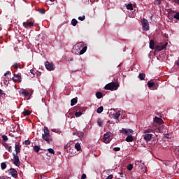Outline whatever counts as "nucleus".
Segmentation results:
<instances>
[{
    "label": "nucleus",
    "instance_id": "f8f14e48",
    "mask_svg": "<svg viewBox=\"0 0 179 179\" xmlns=\"http://www.w3.org/2000/svg\"><path fill=\"white\" fill-rule=\"evenodd\" d=\"M8 173L12 176V177H13V178H17V171H16V169L10 168L8 170Z\"/></svg>",
    "mask_w": 179,
    "mask_h": 179
},
{
    "label": "nucleus",
    "instance_id": "2f4dec72",
    "mask_svg": "<svg viewBox=\"0 0 179 179\" xmlns=\"http://www.w3.org/2000/svg\"><path fill=\"white\" fill-rule=\"evenodd\" d=\"M1 169H2V170H5V169H6V167H7L6 163L2 162V163L1 164Z\"/></svg>",
    "mask_w": 179,
    "mask_h": 179
},
{
    "label": "nucleus",
    "instance_id": "6e6552de",
    "mask_svg": "<svg viewBox=\"0 0 179 179\" xmlns=\"http://www.w3.org/2000/svg\"><path fill=\"white\" fill-rule=\"evenodd\" d=\"M13 156L14 159L13 164H15V166H17V167H19V166H20V160L19 159V155L13 153Z\"/></svg>",
    "mask_w": 179,
    "mask_h": 179
},
{
    "label": "nucleus",
    "instance_id": "09e8293b",
    "mask_svg": "<svg viewBox=\"0 0 179 179\" xmlns=\"http://www.w3.org/2000/svg\"><path fill=\"white\" fill-rule=\"evenodd\" d=\"M7 75H10V71H8L4 73V76H6Z\"/></svg>",
    "mask_w": 179,
    "mask_h": 179
},
{
    "label": "nucleus",
    "instance_id": "3c124183",
    "mask_svg": "<svg viewBox=\"0 0 179 179\" xmlns=\"http://www.w3.org/2000/svg\"><path fill=\"white\" fill-rule=\"evenodd\" d=\"M40 13H45V10H44V9L40 10Z\"/></svg>",
    "mask_w": 179,
    "mask_h": 179
},
{
    "label": "nucleus",
    "instance_id": "de8ad7c7",
    "mask_svg": "<svg viewBox=\"0 0 179 179\" xmlns=\"http://www.w3.org/2000/svg\"><path fill=\"white\" fill-rule=\"evenodd\" d=\"M8 150L10 153H12V146H8Z\"/></svg>",
    "mask_w": 179,
    "mask_h": 179
},
{
    "label": "nucleus",
    "instance_id": "473e14b6",
    "mask_svg": "<svg viewBox=\"0 0 179 179\" xmlns=\"http://www.w3.org/2000/svg\"><path fill=\"white\" fill-rule=\"evenodd\" d=\"M19 64L18 63H14L13 64V68L15 69H16L17 71V69H19Z\"/></svg>",
    "mask_w": 179,
    "mask_h": 179
},
{
    "label": "nucleus",
    "instance_id": "4d7b16f0",
    "mask_svg": "<svg viewBox=\"0 0 179 179\" xmlns=\"http://www.w3.org/2000/svg\"><path fill=\"white\" fill-rule=\"evenodd\" d=\"M38 179H45V178H43V176H40V178H38Z\"/></svg>",
    "mask_w": 179,
    "mask_h": 179
},
{
    "label": "nucleus",
    "instance_id": "f257e3e1",
    "mask_svg": "<svg viewBox=\"0 0 179 179\" xmlns=\"http://www.w3.org/2000/svg\"><path fill=\"white\" fill-rule=\"evenodd\" d=\"M80 47H82V44L80 43H77L75 45V50H76V51L75 52V54H77V55H83V54L85 53L86 51L87 50V46H84L82 50H80Z\"/></svg>",
    "mask_w": 179,
    "mask_h": 179
},
{
    "label": "nucleus",
    "instance_id": "20e7f679",
    "mask_svg": "<svg viewBox=\"0 0 179 179\" xmlns=\"http://www.w3.org/2000/svg\"><path fill=\"white\" fill-rule=\"evenodd\" d=\"M113 140V134L111 133H106L103 135V142L104 143H110Z\"/></svg>",
    "mask_w": 179,
    "mask_h": 179
},
{
    "label": "nucleus",
    "instance_id": "5701e85b",
    "mask_svg": "<svg viewBox=\"0 0 179 179\" xmlns=\"http://www.w3.org/2000/svg\"><path fill=\"white\" fill-rule=\"evenodd\" d=\"M121 115V113H120V111L118 112H116L115 114H114V119L115 120H118V118H120V116Z\"/></svg>",
    "mask_w": 179,
    "mask_h": 179
},
{
    "label": "nucleus",
    "instance_id": "bb28decb",
    "mask_svg": "<svg viewBox=\"0 0 179 179\" xmlns=\"http://www.w3.org/2000/svg\"><path fill=\"white\" fill-rule=\"evenodd\" d=\"M34 152H36V153H38V152H40V146L35 145L34 147Z\"/></svg>",
    "mask_w": 179,
    "mask_h": 179
},
{
    "label": "nucleus",
    "instance_id": "4468645a",
    "mask_svg": "<svg viewBox=\"0 0 179 179\" xmlns=\"http://www.w3.org/2000/svg\"><path fill=\"white\" fill-rule=\"evenodd\" d=\"M143 139H145V141H146V142H149L150 141H152V134L144 135Z\"/></svg>",
    "mask_w": 179,
    "mask_h": 179
},
{
    "label": "nucleus",
    "instance_id": "39448f33",
    "mask_svg": "<svg viewBox=\"0 0 179 179\" xmlns=\"http://www.w3.org/2000/svg\"><path fill=\"white\" fill-rule=\"evenodd\" d=\"M141 24L143 27V30H144V31H148L149 30V21H148V20L143 18V20H141Z\"/></svg>",
    "mask_w": 179,
    "mask_h": 179
},
{
    "label": "nucleus",
    "instance_id": "aec40b11",
    "mask_svg": "<svg viewBox=\"0 0 179 179\" xmlns=\"http://www.w3.org/2000/svg\"><path fill=\"white\" fill-rule=\"evenodd\" d=\"M78 103V98H73L71 100V106H75V104H76Z\"/></svg>",
    "mask_w": 179,
    "mask_h": 179
},
{
    "label": "nucleus",
    "instance_id": "dca6fc26",
    "mask_svg": "<svg viewBox=\"0 0 179 179\" xmlns=\"http://www.w3.org/2000/svg\"><path fill=\"white\" fill-rule=\"evenodd\" d=\"M125 141L126 142H134V136H132V134H129Z\"/></svg>",
    "mask_w": 179,
    "mask_h": 179
},
{
    "label": "nucleus",
    "instance_id": "393cba45",
    "mask_svg": "<svg viewBox=\"0 0 179 179\" xmlns=\"http://www.w3.org/2000/svg\"><path fill=\"white\" fill-rule=\"evenodd\" d=\"M103 110H104V108L103 106H100L97 108L96 112L98 113V114H101Z\"/></svg>",
    "mask_w": 179,
    "mask_h": 179
},
{
    "label": "nucleus",
    "instance_id": "c9c22d12",
    "mask_svg": "<svg viewBox=\"0 0 179 179\" xmlns=\"http://www.w3.org/2000/svg\"><path fill=\"white\" fill-rule=\"evenodd\" d=\"M77 135L79 138H83V136H85V133L83 132H79V133H77Z\"/></svg>",
    "mask_w": 179,
    "mask_h": 179
},
{
    "label": "nucleus",
    "instance_id": "a19ab883",
    "mask_svg": "<svg viewBox=\"0 0 179 179\" xmlns=\"http://www.w3.org/2000/svg\"><path fill=\"white\" fill-rule=\"evenodd\" d=\"M78 19L81 20V22H83L86 19V17L85 15H83L82 17H78Z\"/></svg>",
    "mask_w": 179,
    "mask_h": 179
},
{
    "label": "nucleus",
    "instance_id": "0eeeda50",
    "mask_svg": "<svg viewBox=\"0 0 179 179\" xmlns=\"http://www.w3.org/2000/svg\"><path fill=\"white\" fill-rule=\"evenodd\" d=\"M169 43L166 42L164 45L160 44V45H155V51H163Z\"/></svg>",
    "mask_w": 179,
    "mask_h": 179
},
{
    "label": "nucleus",
    "instance_id": "a211bd4d",
    "mask_svg": "<svg viewBox=\"0 0 179 179\" xmlns=\"http://www.w3.org/2000/svg\"><path fill=\"white\" fill-rule=\"evenodd\" d=\"M138 78V79H140V80H145V78H146V75L143 73H140Z\"/></svg>",
    "mask_w": 179,
    "mask_h": 179
},
{
    "label": "nucleus",
    "instance_id": "f03ea898",
    "mask_svg": "<svg viewBox=\"0 0 179 179\" xmlns=\"http://www.w3.org/2000/svg\"><path fill=\"white\" fill-rule=\"evenodd\" d=\"M118 87H120V84H118V83L111 82L107 84L104 88L106 89V90H111L113 92L114 90H117Z\"/></svg>",
    "mask_w": 179,
    "mask_h": 179
},
{
    "label": "nucleus",
    "instance_id": "79ce46f5",
    "mask_svg": "<svg viewBox=\"0 0 179 179\" xmlns=\"http://www.w3.org/2000/svg\"><path fill=\"white\" fill-rule=\"evenodd\" d=\"M24 143V145H30L31 142L30 141V140H26Z\"/></svg>",
    "mask_w": 179,
    "mask_h": 179
},
{
    "label": "nucleus",
    "instance_id": "680f3d73",
    "mask_svg": "<svg viewBox=\"0 0 179 179\" xmlns=\"http://www.w3.org/2000/svg\"><path fill=\"white\" fill-rule=\"evenodd\" d=\"M70 61H73V58H71V59H70Z\"/></svg>",
    "mask_w": 179,
    "mask_h": 179
},
{
    "label": "nucleus",
    "instance_id": "f3484780",
    "mask_svg": "<svg viewBox=\"0 0 179 179\" xmlns=\"http://www.w3.org/2000/svg\"><path fill=\"white\" fill-rule=\"evenodd\" d=\"M154 122H156L157 124H162V122H163V120L160 117H155L154 118Z\"/></svg>",
    "mask_w": 179,
    "mask_h": 179
},
{
    "label": "nucleus",
    "instance_id": "6e6d98bb",
    "mask_svg": "<svg viewBox=\"0 0 179 179\" xmlns=\"http://www.w3.org/2000/svg\"><path fill=\"white\" fill-rule=\"evenodd\" d=\"M168 135H169V134H165V135H164V138H167V139H169Z\"/></svg>",
    "mask_w": 179,
    "mask_h": 179
},
{
    "label": "nucleus",
    "instance_id": "864d4df0",
    "mask_svg": "<svg viewBox=\"0 0 179 179\" xmlns=\"http://www.w3.org/2000/svg\"><path fill=\"white\" fill-rule=\"evenodd\" d=\"M34 70H33V69H31V70H30V73H32V75H34Z\"/></svg>",
    "mask_w": 179,
    "mask_h": 179
},
{
    "label": "nucleus",
    "instance_id": "c756f323",
    "mask_svg": "<svg viewBox=\"0 0 179 179\" xmlns=\"http://www.w3.org/2000/svg\"><path fill=\"white\" fill-rule=\"evenodd\" d=\"M1 138L3 141V142H8V136L6 135H1Z\"/></svg>",
    "mask_w": 179,
    "mask_h": 179
},
{
    "label": "nucleus",
    "instance_id": "e433bc0d",
    "mask_svg": "<svg viewBox=\"0 0 179 179\" xmlns=\"http://www.w3.org/2000/svg\"><path fill=\"white\" fill-rule=\"evenodd\" d=\"M49 153H51L52 155H55V151L52 148L48 149Z\"/></svg>",
    "mask_w": 179,
    "mask_h": 179
},
{
    "label": "nucleus",
    "instance_id": "5fc2aeb1",
    "mask_svg": "<svg viewBox=\"0 0 179 179\" xmlns=\"http://www.w3.org/2000/svg\"><path fill=\"white\" fill-rule=\"evenodd\" d=\"M64 150H66V149H68V145H64Z\"/></svg>",
    "mask_w": 179,
    "mask_h": 179
},
{
    "label": "nucleus",
    "instance_id": "412c9836",
    "mask_svg": "<svg viewBox=\"0 0 179 179\" xmlns=\"http://www.w3.org/2000/svg\"><path fill=\"white\" fill-rule=\"evenodd\" d=\"M0 97H2V99H5L6 97V94L5 93V91L0 89Z\"/></svg>",
    "mask_w": 179,
    "mask_h": 179
},
{
    "label": "nucleus",
    "instance_id": "9b49d317",
    "mask_svg": "<svg viewBox=\"0 0 179 179\" xmlns=\"http://www.w3.org/2000/svg\"><path fill=\"white\" fill-rule=\"evenodd\" d=\"M45 66L48 71H54V69H55L54 64L50 62H46L45 63Z\"/></svg>",
    "mask_w": 179,
    "mask_h": 179
},
{
    "label": "nucleus",
    "instance_id": "f704fd0d",
    "mask_svg": "<svg viewBox=\"0 0 179 179\" xmlns=\"http://www.w3.org/2000/svg\"><path fill=\"white\" fill-rule=\"evenodd\" d=\"M132 169H134V165H132V164H129L127 166V170H129V171H131V170H132Z\"/></svg>",
    "mask_w": 179,
    "mask_h": 179
},
{
    "label": "nucleus",
    "instance_id": "bf43d9fd",
    "mask_svg": "<svg viewBox=\"0 0 179 179\" xmlns=\"http://www.w3.org/2000/svg\"><path fill=\"white\" fill-rule=\"evenodd\" d=\"M177 3L179 4V0H176Z\"/></svg>",
    "mask_w": 179,
    "mask_h": 179
},
{
    "label": "nucleus",
    "instance_id": "49530a36",
    "mask_svg": "<svg viewBox=\"0 0 179 179\" xmlns=\"http://www.w3.org/2000/svg\"><path fill=\"white\" fill-rule=\"evenodd\" d=\"M86 178H87L86 174L83 173L81 176V179H86Z\"/></svg>",
    "mask_w": 179,
    "mask_h": 179
},
{
    "label": "nucleus",
    "instance_id": "37998d69",
    "mask_svg": "<svg viewBox=\"0 0 179 179\" xmlns=\"http://www.w3.org/2000/svg\"><path fill=\"white\" fill-rule=\"evenodd\" d=\"M2 145L3 146H4V148H6V149H8V148L9 147V145L6 143H2Z\"/></svg>",
    "mask_w": 179,
    "mask_h": 179
},
{
    "label": "nucleus",
    "instance_id": "7c9ffc66",
    "mask_svg": "<svg viewBox=\"0 0 179 179\" xmlns=\"http://www.w3.org/2000/svg\"><path fill=\"white\" fill-rule=\"evenodd\" d=\"M97 124L99 127H103V120L99 118L97 120Z\"/></svg>",
    "mask_w": 179,
    "mask_h": 179
},
{
    "label": "nucleus",
    "instance_id": "4be33fe9",
    "mask_svg": "<svg viewBox=\"0 0 179 179\" xmlns=\"http://www.w3.org/2000/svg\"><path fill=\"white\" fill-rule=\"evenodd\" d=\"M75 149L79 152V150H81L82 147L80 146V144L79 143H76L75 145Z\"/></svg>",
    "mask_w": 179,
    "mask_h": 179
},
{
    "label": "nucleus",
    "instance_id": "1a4fd4ad",
    "mask_svg": "<svg viewBox=\"0 0 179 179\" xmlns=\"http://www.w3.org/2000/svg\"><path fill=\"white\" fill-rule=\"evenodd\" d=\"M120 133L124 134V135H127L128 136L129 135L134 134V130H132L131 129L122 128V129L120 130Z\"/></svg>",
    "mask_w": 179,
    "mask_h": 179
},
{
    "label": "nucleus",
    "instance_id": "b1692460",
    "mask_svg": "<svg viewBox=\"0 0 179 179\" xmlns=\"http://www.w3.org/2000/svg\"><path fill=\"white\" fill-rule=\"evenodd\" d=\"M22 94L24 96V97H29L30 93L29 92H27L26 90H23Z\"/></svg>",
    "mask_w": 179,
    "mask_h": 179
},
{
    "label": "nucleus",
    "instance_id": "423d86ee",
    "mask_svg": "<svg viewBox=\"0 0 179 179\" xmlns=\"http://www.w3.org/2000/svg\"><path fill=\"white\" fill-rule=\"evenodd\" d=\"M12 80H13V82H15V83H20L22 82V73H15L13 78H12Z\"/></svg>",
    "mask_w": 179,
    "mask_h": 179
},
{
    "label": "nucleus",
    "instance_id": "0e129e2a",
    "mask_svg": "<svg viewBox=\"0 0 179 179\" xmlns=\"http://www.w3.org/2000/svg\"><path fill=\"white\" fill-rule=\"evenodd\" d=\"M0 142H1V139H0Z\"/></svg>",
    "mask_w": 179,
    "mask_h": 179
},
{
    "label": "nucleus",
    "instance_id": "13d9d810",
    "mask_svg": "<svg viewBox=\"0 0 179 179\" xmlns=\"http://www.w3.org/2000/svg\"><path fill=\"white\" fill-rule=\"evenodd\" d=\"M0 179H6V178H4V177L3 176V177H1Z\"/></svg>",
    "mask_w": 179,
    "mask_h": 179
},
{
    "label": "nucleus",
    "instance_id": "a18cd8bd",
    "mask_svg": "<svg viewBox=\"0 0 179 179\" xmlns=\"http://www.w3.org/2000/svg\"><path fill=\"white\" fill-rule=\"evenodd\" d=\"M114 178V176L109 175L106 179H113Z\"/></svg>",
    "mask_w": 179,
    "mask_h": 179
},
{
    "label": "nucleus",
    "instance_id": "4c0bfd02",
    "mask_svg": "<svg viewBox=\"0 0 179 179\" xmlns=\"http://www.w3.org/2000/svg\"><path fill=\"white\" fill-rule=\"evenodd\" d=\"M80 115H82V112L80 110L75 113V116L77 117H80Z\"/></svg>",
    "mask_w": 179,
    "mask_h": 179
},
{
    "label": "nucleus",
    "instance_id": "72a5a7b5",
    "mask_svg": "<svg viewBox=\"0 0 179 179\" xmlns=\"http://www.w3.org/2000/svg\"><path fill=\"white\" fill-rule=\"evenodd\" d=\"M127 9H128L129 10H132L134 9V7L132 6V4H128L127 6Z\"/></svg>",
    "mask_w": 179,
    "mask_h": 179
},
{
    "label": "nucleus",
    "instance_id": "7ed1b4c3",
    "mask_svg": "<svg viewBox=\"0 0 179 179\" xmlns=\"http://www.w3.org/2000/svg\"><path fill=\"white\" fill-rule=\"evenodd\" d=\"M42 138L43 141L50 143V142H52V138L51 136H50V130L48 128L44 131V134H42Z\"/></svg>",
    "mask_w": 179,
    "mask_h": 179
},
{
    "label": "nucleus",
    "instance_id": "58836bf2",
    "mask_svg": "<svg viewBox=\"0 0 179 179\" xmlns=\"http://www.w3.org/2000/svg\"><path fill=\"white\" fill-rule=\"evenodd\" d=\"M174 19H177V20H179V12L176 13L174 16H173Z\"/></svg>",
    "mask_w": 179,
    "mask_h": 179
},
{
    "label": "nucleus",
    "instance_id": "ea45409f",
    "mask_svg": "<svg viewBox=\"0 0 179 179\" xmlns=\"http://www.w3.org/2000/svg\"><path fill=\"white\" fill-rule=\"evenodd\" d=\"M113 150H114V152H120V150H121V148H120V147H115L113 148Z\"/></svg>",
    "mask_w": 179,
    "mask_h": 179
},
{
    "label": "nucleus",
    "instance_id": "6ab92c4d",
    "mask_svg": "<svg viewBox=\"0 0 179 179\" xmlns=\"http://www.w3.org/2000/svg\"><path fill=\"white\" fill-rule=\"evenodd\" d=\"M156 45H155V41L154 40H150V48L151 50L155 49Z\"/></svg>",
    "mask_w": 179,
    "mask_h": 179
},
{
    "label": "nucleus",
    "instance_id": "e2e57ef3",
    "mask_svg": "<svg viewBox=\"0 0 179 179\" xmlns=\"http://www.w3.org/2000/svg\"><path fill=\"white\" fill-rule=\"evenodd\" d=\"M118 66H121V64H119Z\"/></svg>",
    "mask_w": 179,
    "mask_h": 179
},
{
    "label": "nucleus",
    "instance_id": "603ef678",
    "mask_svg": "<svg viewBox=\"0 0 179 179\" xmlns=\"http://www.w3.org/2000/svg\"><path fill=\"white\" fill-rule=\"evenodd\" d=\"M119 174H120L122 178L124 177V173L122 172H120Z\"/></svg>",
    "mask_w": 179,
    "mask_h": 179
},
{
    "label": "nucleus",
    "instance_id": "8fccbe9b",
    "mask_svg": "<svg viewBox=\"0 0 179 179\" xmlns=\"http://www.w3.org/2000/svg\"><path fill=\"white\" fill-rule=\"evenodd\" d=\"M75 109L76 111H79V110H80V108L79 106H76Z\"/></svg>",
    "mask_w": 179,
    "mask_h": 179
},
{
    "label": "nucleus",
    "instance_id": "a878e982",
    "mask_svg": "<svg viewBox=\"0 0 179 179\" xmlns=\"http://www.w3.org/2000/svg\"><path fill=\"white\" fill-rule=\"evenodd\" d=\"M22 114L23 115H30V114H31V112H30L29 110H24Z\"/></svg>",
    "mask_w": 179,
    "mask_h": 179
},
{
    "label": "nucleus",
    "instance_id": "2eb2a0df",
    "mask_svg": "<svg viewBox=\"0 0 179 179\" xmlns=\"http://www.w3.org/2000/svg\"><path fill=\"white\" fill-rule=\"evenodd\" d=\"M148 85L149 89H153L156 87V83H155V82L148 81Z\"/></svg>",
    "mask_w": 179,
    "mask_h": 179
},
{
    "label": "nucleus",
    "instance_id": "ddd939ff",
    "mask_svg": "<svg viewBox=\"0 0 179 179\" xmlns=\"http://www.w3.org/2000/svg\"><path fill=\"white\" fill-rule=\"evenodd\" d=\"M20 148H21L20 144L16 143L15 145V153L17 155H19V152H20Z\"/></svg>",
    "mask_w": 179,
    "mask_h": 179
},
{
    "label": "nucleus",
    "instance_id": "9d476101",
    "mask_svg": "<svg viewBox=\"0 0 179 179\" xmlns=\"http://www.w3.org/2000/svg\"><path fill=\"white\" fill-rule=\"evenodd\" d=\"M24 27H25V29H31L33 27V26H34V23H33L32 22H30L29 20H27L26 22H24L22 23Z\"/></svg>",
    "mask_w": 179,
    "mask_h": 179
},
{
    "label": "nucleus",
    "instance_id": "cd10ccee",
    "mask_svg": "<svg viewBox=\"0 0 179 179\" xmlns=\"http://www.w3.org/2000/svg\"><path fill=\"white\" fill-rule=\"evenodd\" d=\"M96 96L98 99H101L103 97V93H101L100 92H98L96 93Z\"/></svg>",
    "mask_w": 179,
    "mask_h": 179
},
{
    "label": "nucleus",
    "instance_id": "052dcab7",
    "mask_svg": "<svg viewBox=\"0 0 179 179\" xmlns=\"http://www.w3.org/2000/svg\"><path fill=\"white\" fill-rule=\"evenodd\" d=\"M50 2H54V1H55V0H50Z\"/></svg>",
    "mask_w": 179,
    "mask_h": 179
},
{
    "label": "nucleus",
    "instance_id": "c85d7f7f",
    "mask_svg": "<svg viewBox=\"0 0 179 179\" xmlns=\"http://www.w3.org/2000/svg\"><path fill=\"white\" fill-rule=\"evenodd\" d=\"M71 24H72V26H76V24H78V20H76V19L73 18L71 20Z\"/></svg>",
    "mask_w": 179,
    "mask_h": 179
},
{
    "label": "nucleus",
    "instance_id": "c03bdc74",
    "mask_svg": "<svg viewBox=\"0 0 179 179\" xmlns=\"http://www.w3.org/2000/svg\"><path fill=\"white\" fill-rule=\"evenodd\" d=\"M155 3L157 5H160L162 3V0H155Z\"/></svg>",
    "mask_w": 179,
    "mask_h": 179
}]
</instances>
